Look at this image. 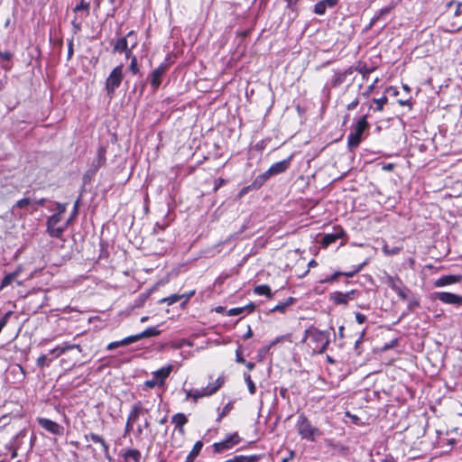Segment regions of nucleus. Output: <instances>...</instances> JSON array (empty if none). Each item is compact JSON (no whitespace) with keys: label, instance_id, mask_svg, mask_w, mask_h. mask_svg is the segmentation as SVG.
Masks as SVG:
<instances>
[{"label":"nucleus","instance_id":"nucleus-29","mask_svg":"<svg viewBox=\"0 0 462 462\" xmlns=\"http://www.w3.org/2000/svg\"><path fill=\"white\" fill-rule=\"evenodd\" d=\"M385 283L393 291L399 290V287L402 286V282L399 278H394L393 276L388 275L385 278Z\"/></svg>","mask_w":462,"mask_h":462},{"label":"nucleus","instance_id":"nucleus-31","mask_svg":"<svg viewBox=\"0 0 462 462\" xmlns=\"http://www.w3.org/2000/svg\"><path fill=\"white\" fill-rule=\"evenodd\" d=\"M341 236H342V232L337 233V234H327L322 238V244L325 246H328V245H331L332 243L336 242Z\"/></svg>","mask_w":462,"mask_h":462},{"label":"nucleus","instance_id":"nucleus-58","mask_svg":"<svg viewBox=\"0 0 462 462\" xmlns=\"http://www.w3.org/2000/svg\"><path fill=\"white\" fill-rule=\"evenodd\" d=\"M225 462H245V456H235L234 457L227 459Z\"/></svg>","mask_w":462,"mask_h":462},{"label":"nucleus","instance_id":"nucleus-63","mask_svg":"<svg viewBox=\"0 0 462 462\" xmlns=\"http://www.w3.org/2000/svg\"><path fill=\"white\" fill-rule=\"evenodd\" d=\"M12 451V458L17 456V450L20 448V444H11Z\"/></svg>","mask_w":462,"mask_h":462},{"label":"nucleus","instance_id":"nucleus-2","mask_svg":"<svg viewBox=\"0 0 462 462\" xmlns=\"http://www.w3.org/2000/svg\"><path fill=\"white\" fill-rule=\"evenodd\" d=\"M296 430L301 439L309 441H315L321 435L320 430L313 426L304 413L298 416Z\"/></svg>","mask_w":462,"mask_h":462},{"label":"nucleus","instance_id":"nucleus-18","mask_svg":"<svg viewBox=\"0 0 462 462\" xmlns=\"http://www.w3.org/2000/svg\"><path fill=\"white\" fill-rule=\"evenodd\" d=\"M160 333H161V331L156 327H150V328H147L145 330H143L141 333L132 335V337L134 338V342H137L143 338L156 337V336L160 335Z\"/></svg>","mask_w":462,"mask_h":462},{"label":"nucleus","instance_id":"nucleus-28","mask_svg":"<svg viewBox=\"0 0 462 462\" xmlns=\"http://www.w3.org/2000/svg\"><path fill=\"white\" fill-rule=\"evenodd\" d=\"M283 341H287V342H290L291 343L292 342V337H291V334H286V335H282V336H279L277 337H275L268 346L265 347V351H268L271 347L276 346L277 344L281 343V342H283Z\"/></svg>","mask_w":462,"mask_h":462},{"label":"nucleus","instance_id":"nucleus-42","mask_svg":"<svg viewBox=\"0 0 462 462\" xmlns=\"http://www.w3.org/2000/svg\"><path fill=\"white\" fill-rule=\"evenodd\" d=\"M31 204V199L29 198H23L18 200L14 207L19 208H26Z\"/></svg>","mask_w":462,"mask_h":462},{"label":"nucleus","instance_id":"nucleus-40","mask_svg":"<svg viewBox=\"0 0 462 462\" xmlns=\"http://www.w3.org/2000/svg\"><path fill=\"white\" fill-rule=\"evenodd\" d=\"M245 381L248 386L249 393L251 394H254L256 392V387L253 380L251 379V376L249 374H245Z\"/></svg>","mask_w":462,"mask_h":462},{"label":"nucleus","instance_id":"nucleus-59","mask_svg":"<svg viewBox=\"0 0 462 462\" xmlns=\"http://www.w3.org/2000/svg\"><path fill=\"white\" fill-rule=\"evenodd\" d=\"M356 321L359 324H363L366 320V317L364 314L360 313V312H356Z\"/></svg>","mask_w":462,"mask_h":462},{"label":"nucleus","instance_id":"nucleus-54","mask_svg":"<svg viewBox=\"0 0 462 462\" xmlns=\"http://www.w3.org/2000/svg\"><path fill=\"white\" fill-rule=\"evenodd\" d=\"M13 57V54L10 51H0V59L3 60H10Z\"/></svg>","mask_w":462,"mask_h":462},{"label":"nucleus","instance_id":"nucleus-14","mask_svg":"<svg viewBox=\"0 0 462 462\" xmlns=\"http://www.w3.org/2000/svg\"><path fill=\"white\" fill-rule=\"evenodd\" d=\"M356 294V291H350L346 293L336 291L331 295V299L337 304H347L348 300H353Z\"/></svg>","mask_w":462,"mask_h":462},{"label":"nucleus","instance_id":"nucleus-49","mask_svg":"<svg viewBox=\"0 0 462 462\" xmlns=\"http://www.w3.org/2000/svg\"><path fill=\"white\" fill-rule=\"evenodd\" d=\"M232 409V405L230 403H227L222 410V411L219 413L218 415V418H217V421H220L222 420V418H224L225 416H226L228 414V412L231 411Z\"/></svg>","mask_w":462,"mask_h":462},{"label":"nucleus","instance_id":"nucleus-21","mask_svg":"<svg viewBox=\"0 0 462 462\" xmlns=\"http://www.w3.org/2000/svg\"><path fill=\"white\" fill-rule=\"evenodd\" d=\"M132 343H134V338L132 336H129V337H125L124 339L122 340H119V341H114V342H111L107 345L106 346V349L111 351V350H114L119 346H128Z\"/></svg>","mask_w":462,"mask_h":462},{"label":"nucleus","instance_id":"nucleus-12","mask_svg":"<svg viewBox=\"0 0 462 462\" xmlns=\"http://www.w3.org/2000/svg\"><path fill=\"white\" fill-rule=\"evenodd\" d=\"M84 438L87 440L91 439L95 443H99L103 448V451H104L106 458L109 461L112 460V457L110 456V453H109V446L106 442V440L103 439L102 436L97 435L96 433H90L89 435H85Z\"/></svg>","mask_w":462,"mask_h":462},{"label":"nucleus","instance_id":"nucleus-9","mask_svg":"<svg viewBox=\"0 0 462 462\" xmlns=\"http://www.w3.org/2000/svg\"><path fill=\"white\" fill-rule=\"evenodd\" d=\"M241 439L239 435L236 432L228 436L226 439L214 443L213 449L216 453H220L225 450L232 448L234 446L240 442Z\"/></svg>","mask_w":462,"mask_h":462},{"label":"nucleus","instance_id":"nucleus-51","mask_svg":"<svg viewBox=\"0 0 462 462\" xmlns=\"http://www.w3.org/2000/svg\"><path fill=\"white\" fill-rule=\"evenodd\" d=\"M379 81L378 78H376L374 82L366 88V90L363 93V96L368 97L371 93L374 91L375 84Z\"/></svg>","mask_w":462,"mask_h":462},{"label":"nucleus","instance_id":"nucleus-50","mask_svg":"<svg viewBox=\"0 0 462 462\" xmlns=\"http://www.w3.org/2000/svg\"><path fill=\"white\" fill-rule=\"evenodd\" d=\"M50 354L52 356V360L58 358L60 356L62 355V349L60 346H57L56 347L50 350Z\"/></svg>","mask_w":462,"mask_h":462},{"label":"nucleus","instance_id":"nucleus-46","mask_svg":"<svg viewBox=\"0 0 462 462\" xmlns=\"http://www.w3.org/2000/svg\"><path fill=\"white\" fill-rule=\"evenodd\" d=\"M129 69L133 72V74H137L139 72L137 59L135 56H133L131 59V64L129 66Z\"/></svg>","mask_w":462,"mask_h":462},{"label":"nucleus","instance_id":"nucleus-53","mask_svg":"<svg viewBox=\"0 0 462 462\" xmlns=\"http://www.w3.org/2000/svg\"><path fill=\"white\" fill-rule=\"evenodd\" d=\"M393 8V6H386L384 8H382L379 11L377 16H379V19H380L382 16L388 14L392 11Z\"/></svg>","mask_w":462,"mask_h":462},{"label":"nucleus","instance_id":"nucleus-23","mask_svg":"<svg viewBox=\"0 0 462 462\" xmlns=\"http://www.w3.org/2000/svg\"><path fill=\"white\" fill-rule=\"evenodd\" d=\"M364 264L365 263L360 264L356 269H355L352 272H347V273L337 272L334 274H332L329 278H326L323 282H334L340 275H344L346 277H353L356 273H357L362 269Z\"/></svg>","mask_w":462,"mask_h":462},{"label":"nucleus","instance_id":"nucleus-44","mask_svg":"<svg viewBox=\"0 0 462 462\" xmlns=\"http://www.w3.org/2000/svg\"><path fill=\"white\" fill-rule=\"evenodd\" d=\"M163 383H161L160 380L155 378L154 375H152V378L151 380H147L145 383H144V385L147 387V388H153L155 387L156 385H162Z\"/></svg>","mask_w":462,"mask_h":462},{"label":"nucleus","instance_id":"nucleus-24","mask_svg":"<svg viewBox=\"0 0 462 462\" xmlns=\"http://www.w3.org/2000/svg\"><path fill=\"white\" fill-rule=\"evenodd\" d=\"M203 447L202 441L199 440L197 441L189 454L188 455L186 458V462H194L195 458L199 456Z\"/></svg>","mask_w":462,"mask_h":462},{"label":"nucleus","instance_id":"nucleus-6","mask_svg":"<svg viewBox=\"0 0 462 462\" xmlns=\"http://www.w3.org/2000/svg\"><path fill=\"white\" fill-rule=\"evenodd\" d=\"M448 10L447 15L452 14L451 30L458 31L462 28V3L449 2L448 4Z\"/></svg>","mask_w":462,"mask_h":462},{"label":"nucleus","instance_id":"nucleus-8","mask_svg":"<svg viewBox=\"0 0 462 462\" xmlns=\"http://www.w3.org/2000/svg\"><path fill=\"white\" fill-rule=\"evenodd\" d=\"M37 422L42 429L53 435L61 436L64 433L63 426L50 419L40 417L37 418Z\"/></svg>","mask_w":462,"mask_h":462},{"label":"nucleus","instance_id":"nucleus-13","mask_svg":"<svg viewBox=\"0 0 462 462\" xmlns=\"http://www.w3.org/2000/svg\"><path fill=\"white\" fill-rule=\"evenodd\" d=\"M352 73H353L352 67H349L348 69H346L344 71H336L331 79V86L333 88L339 87L341 84H343L346 81V77L348 75H351Z\"/></svg>","mask_w":462,"mask_h":462},{"label":"nucleus","instance_id":"nucleus-3","mask_svg":"<svg viewBox=\"0 0 462 462\" xmlns=\"http://www.w3.org/2000/svg\"><path fill=\"white\" fill-rule=\"evenodd\" d=\"M369 124L367 123V116H363L354 126L353 131L347 137V145L350 148H356L361 143V137L363 133L368 128Z\"/></svg>","mask_w":462,"mask_h":462},{"label":"nucleus","instance_id":"nucleus-34","mask_svg":"<svg viewBox=\"0 0 462 462\" xmlns=\"http://www.w3.org/2000/svg\"><path fill=\"white\" fill-rule=\"evenodd\" d=\"M51 362L52 358H48L46 355H41L36 360V365L39 367L43 368L45 366H49Z\"/></svg>","mask_w":462,"mask_h":462},{"label":"nucleus","instance_id":"nucleus-25","mask_svg":"<svg viewBox=\"0 0 462 462\" xmlns=\"http://www.w3.org/2000/svg\"><path fill=\"white\" fill-rule=\"evenodd\" d=\"M142 411L143 407L140 402L134 404L128 415V420L135 422L138 420Z\"/></svg>","mask_w":462,"mask_h":462},{"label":"nucleus","instance_id":"nucleus-39","mask_svg":"<svg viewBox=\"0 0 462 462\" xmlns=\"http://www.w3.org/2000/svg\"><path fill=\"white\" fill-rule=\"evenodd\" d=\"M383 251L386 255H395L400 253L401 247L394 246L390 248L387 245L383 246Z\"/></svg>","mask_w":462,"mask_h":462},{"label":"nucleus","instance_id":"nucleus-62","mask_svg":"<svg viewBox=\"0 0 462 462\" xmlns=\"http://www.w3.org/2000/svg\"><path fill=\"white\" fill-rule=\"evenodd\" d=\"M260 457L259 456H250V457H246L245 456V462H257L259 460Z\"/></svg>","mask_w":462,"mask_h":462},{"label":"nucleus","instance_id":"nucleus-38","mask_svg":"<svg viewBox=\"0 0 462 462\" xmlns=\"http://www.w3.org/2000/svg\"><path fill=\"white\" fill-rule=\"evenodd\" d=\"M60 347L62 349V354L71 349H77L79 353L82 352V347L78 344L64 343Z\"/></svg>","mask_w":462,"mask_h":462},{"label":"nucleus","instance_id":"nucleus-43","mask_svg":"<svg viewBox=\"0 0 462 462\" xmlns=\"http://www.w3.org/2000/svg\"><path fill=\"white\" fill-rule=\"evenodd\" d=\"M105 153H106V151L104 148L101 147L98 149V151H97V165L98 166H101L105 163V162H106Z\"/></svg>","mask_w":462,"mask_h":462},{"label":"nucleus","instance_id":"nucleus-37","mask_svg":"<svg viewBox=\"0 0 462 462\" xmlns=\"http://www.w3.org/2000/svg\"><path fill=\"white\" fill-rule=\"evenodd\" d=\"M373 101H374V103H375V104H376L375 110H377V111H380V112H381V111H383V106H384L385 104H387V102H388V98H387V97H386V96H383V97H382L381 98H374V99H373Z\"/></svg>","mask_w":462,"mask_h":462},{"label":"nucleus","instance_id":"nucleus-56","mask_svg":"<svg viewBox=\"0 0 462 462\" xmlns=\"http://www.w3.org/2000/svg\"><path fill=\"white\" fill-rule=\"evenodd\" d=\"M56 206L58 210L56 214H60V216H62V214L66 211V204L57 202Z\"/></svg>","mask_w":462,"mask_h":462},{"label":"nucleus","instance_id":"nucleus-17","mask_svg":"<svg viewBox=\"0 0 462 462\" xmlns=\"http://www.w3.org/2000/svg\"><path fill=\"white\" fill-rule=\"evenodd\" d=\"M290 165V158L278 162L273 163L269 169L268 173L273 175L284 172Z\"/></svg>","mask_w":462,"mask_h":462},{"label":"nucleus","instance_id":"nucleus-36","mask_svg":"<svg viewBox=\"0 0 462 462\" xmlns=\"http://www.w3.org/2000/svg\"><path fill=\"white\" fill-rule=\"evenodd\" d=\"M356 70L358 71L363 75L364 79H366L369 74H371L374 69V68H367L366 65H358L356 68Z\"/></svg>","mask_w":462,"mask_h":462},{"label":"nucleus","instance_id":"nucleus-64","mask_svg":"<svg viewBox=\"0 0 462 462\" xmlns=\"http://www.w3.org/2000/svg\"><path fill=\"white\" fill-rule=\"evenodd\" d=\"M236 361L237 363H241V364H244V363H245V359L242 357V356H241V351H240V349H239V348L236 350Z\"/></svg>","mask_w":462,"mask_h":462},{"label":"nucleus","instance_id":"nucleus-32","mask_svg":"<svg viewBox=\"0 0 462 462\" xmlns=\"http://www.w3.org/2000/svg\"><path fill=\"white\" fill-rule=\"evenodd\" d=\"M125 459L131 458L134 462H140L141 459V452L137 449H128L125 453Z\"/></svg>","mask_w":462,"mask_h":462},{"label":"nucleus","instance_id":"nucleus-19","mask_svg":"<svg viewBox=\"0 0 462 462\" xmlns=\"http://www.w3.org/2000/svg\"><path fill=\"white\" fill-rule=\"evenodd\" d=\"M114 51L117 52H125V56L129 58L132 54V51L128 49V43L125 37L119 38L113 48Z\"/></svg>","mask_w":462,"mask_h":462},{"label":"nucleus","instance_id":"nucleus-30","mask_svg":"<svg viewBox=\"0 0 462 462\" xmlns=\"http://www.w3.org/2000/svg\"><path fill=\"white\" fill-rule=\"evenodd\" d=\"M254 292L257 295H265L270 299L273 297L271 288L268 285H258L254 287Z\"/></svg>","mask_w":462,"mask_h":462},{"label":"nucleus","instance_id":"nucleus-1","mask_svg":"<svg viewBox=\"0 0 462 462\" xmlns=\"http://www.w3.org/2000/svg\"><path fill=\"white\" fill-rule=\"evenodd\" d=\"M303 342H307L313 353H323L329 344L328 334L314 327L305 330Z\"/></svg>","mask_w":462,"mask_h":462},{"label":"nucleus","instance_id":"nucleus-22","mask_svg":"<svg viewBox=\"0 0 462 462\" xmlns=\"http://www.w3.org/2000/svg\"><path fill=\"white\" fill-rule=\"evenodd\" d=\"M21 272L22 267L18 266L14 272L6 274L2 280L1 288L10 285L14 281V279L21 273Z\"/></svg>","mask_w":462,"mask_h":462},{"label":"nucleus","instance_id":"nucleus-35","mask_svg":"<svg viewBox=\"0 0 462 462\" xmlns=\"http://www.w3.org/2000/svg\"><path fill=\"white\" fill-rule=\"evenodd\" d=\"M206 396H209V393L207 390L206 387L199 390V389H195L193 390V394H192V399L196 402L198 399L199 398H202V397H206Z\"/></svg>","mask_w":462,"mask_h":462},{"label":"nucleus","instance_id":"nucleus-33","mask_svg":"<svg viewBox=\"0 0 462 462\" xmlns=\"http://www.w3.org/2000/svg\"><path fill=\"white\" fill-rule=\"evenodd\" d=\"M183 299V296L180 294H171L169 297L163 298L160 300L161 303H167L168 305H172L177 301Z\"/></svg>","mask_w":462,"mask_h":462},{"label":"nucleus","instance_id":"nucleus-47","mask_svg":"<svg viewBox=\"0 0 462 462\" xmlns=\"http://www.w3.org/2000/svg\"><path fill=\"white\" fill-rule=\"evenodd\" d=\"M27 430H20L15 437L14 438V441L11 444H20L21 445V439H23L26 436Z\"/></svg>","mask_w":462,"mask_h":462},{"label":"nucleus","instance_id":"nucleus-10","mask_svg":"<svg viewBox=\"0 0 462 462\" xmlns=\"http://www.w3.org/2000/svg\"><path fill=\"white\" fill-rule=\"evenodd\" d=\"M168 69V65L166 63H162L157 69H155L150 75V83L154 88H157L162 83V78L165 71Z\"/></svg>","mask_w":462,"mask_h":462},{"label":"nucleus","instance_id":"nucleus-60","mask_svg":"<svg viewBox=\"0 0 462 462\" xmlns=\"http://www.w3.org/2000/svg\"><path fill=\"white\" fill-rule=\"evenodd\" d=\"M359 104V99L358 98H355L351 103H349L347 106H346V108L347 110H353L355 109Z\"/></svg>","mask_w":462,"mask_h":462},{"label":"nucleus","instance_id":"nucleus-55","mask_svg":"<svg viewBox=\"0 0 462 462\" xmlns=\"http://www.w3.org/2000/svg\"><path fill=\"white\" fill-rule=\"evenodd\" d=\"M195 294V291H190L187 293H183V294H180L181 296H183V299H184V301L181 303V305H185L189 300Z\"/></svg>","mask_w":462,"mask_h":462},{"label":"nucleus","instance_id":"nucleus-45","mask_svg":"<svg viewBox=\"0 0 462 462\" xmlns=\"http://www.w3.org/2000/svg\"><path fill=\"white\" fill-rule=\"evenodd\" d=\"M81 10H86L88 14L89 10V4L85 3L84 0H81L80 3L74 7V12H79Z\"/></svg>","mask_w":462,"mask_h":462},{"label":"nucleus","instance_id":"nucleus-26","mask_svg":"<svg viewBox=\"0 0 462 462\" xmlns=\"http://www.w3.org/2000/svg\"><path fill=\"white\" fill-rule=\"evenodd\" d=\"M224 384V377L219 376L213 383H209L206 386L209 396L216 393L217 390Z\"/></svg>","mask_w":462,"mask_h":462},{"label":"nucleus","instance_id":"nucleus-16","mask_svg":"<svg viewBox=\"0 0 462 462\" xmlns=\"http://www.w3.org/2000/svg\"><path fill=\"white\" fill-rule=\"evenodd\" d=\"M337 3V0H321L314 6V13L317 14H324L327 8H333Z\"/></svg>","mask_w":462,"mask_h":462},{"label":"nucleus","instance_id":"nucleus-11","mask_svg":"<svg viewBox=\"0 0 462 462\" xmlns=\"http://www.w3.org/2000/svg\"><path fill=\"white\" fill-rule=\"evenodd\" d=\"M461 281H462V275H455V274L445 275V276H441L439 279H437L434 282V286L438 287V288L444 287V286H448V285H451V284H455V283H459V282H461Z\"/></svg>","mask_w":462,"mask_h":462},{"label":"nucleus","instance_id":"nucleus-4","mask_svg":"<svg viewBox=\"0 0 462 462\" xmlns=\"http://www.w3.org/2000/svg\"><path fill=\"white\" fill-rule=\"evenodd\" d=\"M123 65L116 66L106 79V89L110 98L114 97L116 89L121 85L124 79Z\"/></svg>","mask_w":462,"mask_h":462},{"label":"nucleus","instance_id":"nucleus-15","mask_svg":"<svg viewBox=\"0 0 462 462\" xmlns=\"http://www.w3.org/2000/svg\"><path fill=\"white\" fill-rule=\"evenodd\" d=\"M171 422L175 425L180 434L183 435L185 433L184 425L188 422V418L184 413L178 412L174 414L171 418Z\"/></svg>","mask_w":462,"mask_h":462},{"label":"nucleus","instance_id":"nucleus-48","mask_svg":"<svg viewBox=\"0 0 462 462\" xmlns=\"http://www.w3.org/2000/svg\"><path fill=\"white\" fill-rule=\"evenodd\" d=\"M79 210V199L74 204V208L72 213H70V217L66 222V226H68L73 220V218L78 215Z\"/></svg>","mask_w":462,"mask_h":462},{"label":"nucleus","instance_id":"nucleus-61","mask_svg":"<svg viewBox=\"0 0 462 462\" xmlns=\"http://www.w3.org/2000/svg\"><path fill=\"white\" fill-rule=\"evenodd\" d=\"M286 310V306L284 305V303H280V304H277L275 307H273L272 309V311H281V312H284Z\"/></svg>","mask_w":462,"mask_h":462},{"label":"nucleus","instance_id":"nucleus-7","mask_svg":"<svg viewBox=\"0 0 462 462\" xmlns=\"http://www.w3.org/2000/svg\"><path fill=\"white\" fill-rule=\"evenodd\" d=\"M61 216L60 214H53L47 219V230L51 236L53 237H60L67 228L66 225L64 226H57V225L61 220Z\"/></svg>","mask_w":462,"mask_h":462},{"label":"nucleus","instance_id":"nucleus-57","mask_svg":"<svg viewBox=\"0 0 462 462\" xmlns=\"http://www.w3.org/2000/svg\"><path fill=\"white\" fill-rule=\"evenodd\" d=\"M328 443L329 446L337 448L341 453H345L347 450L346 447L339 446V445H334V444H332V442L330 440H328Z\"/></svg>","mask_w":462,"mask_h":462},{"label":"nucleus","instance_id":"nucleus-52","mask_svg":"<svg viewBox=\"0 0 462 462\" xmlns=\"http://www.w3.org/2000/svg\"><path fill=\"white\" fill-rule=\"evenodd\" d=\"M244 311H245V308H242V307L233 308L227 311V315L228 316H237V315L242 314Z\"/></svg>","mask_w":462,"mask_h":462},{"label":"nucleus","instance_id":"nucleus-27","mask_svg":"<svg viewBox=\"0 0 462 462\" xmlns=\"http://www.w3.org/2000/svg\"><path fill=\"white\" fill-rule=\"evenodd\" d=\"M224 384V377L219 376L213 383H209L206 386L209 396L216 393L217 390Z\"/></svg>","mask_w":462,"mask_h":462},{"label":"nucleus","instance_id":"nucleus-41","mask_svg":"<svg viewBox=\"0 0 462 462\" xmlns=\"http://www.w3.org/2000/svg\"><path fill=\"white\" fill-rule=\"evenodd\" d=\"M409 291H410L409 289L406 288L405 286H403V284H402V286L399 287V290L395 291V292L398 294V296L402 300H406L408 298Z\"/></svg>","mask_w":462,"mask_h":462},{"label":"nucleus","instance_id":"nucleus-20","mask_svg":"<svg viewBox=\"0 0 462 462\" xmlns=\"http://www.w3.org/2000/svg\"><path fill=\"white\" fill-rule=\"evenodd\" d=\"M172 365H169L152 373L155 378L159 379L161 383H164L165 379L170 375Z\"/></svg>","mask_w":462,"mask_h":462},{"label":"nucleus","instance_id":"nucleus-5","mask_svg":"<svg viewBox=\"0 0 462 462\" xmlns=\"http://www.w3.org/2000/svg\"><path fill=\"white\" fill-rule=\"evenodd\" d=\"M431 300H439L444 304L455 307L462 306V296L448 291H435L430 294Z\"/></svg>","mask_w":462,"mask_h":462}]
</instances>
